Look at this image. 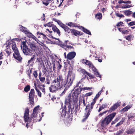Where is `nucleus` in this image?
<instances>
[{"mask_svg":"<svg viewBox=\"0 0 135 135\" xmlns=\"http://www.w3.org/2000/svg\"><path fill=\"white\" fill-rule=\"evenodd\" d=\"M72 72L71 70L68 72V77L66 80L63 79L62 76L60 75L55 76L54 77V80L52 81V84L51 85L50 87L49 88L50 91L53 92L56 90L60 89L64 87L66 84H67L68 87L71 86L73 83L74 80V79H71V78L70 77Z\"/></svg>","mask_w":135,"mask_h":135,"instance_id":"1","label":"nucleus"},{"mask_svg":"<svg viewBox=\"0 0 135 135\" xmlns=\"http://www.w3.org/2000/svg\"><path fill=\"white\" fill-rule=\"evenodd\" d=\"M39 107V105H37L34 108L32 116L31 118L29 117V109L28 108H26L24 117L26 123V126L27 128H28V127H31V126H32L33 125V122L32 121L33 117H35L37 116L38 112L40 110Z\"/></svg>","mask_w":135,"mask_h":135,"instance_id":"2","label":"nucleus"},{"mask_svg":"<svg viewBox=\"0 0 135 135\" xmlns=\"http://www.w3.org/2000/svg\"><path fill=\"white\" fill-rule=\"evenodd\" d=\"M73 101V100L71 97L70 94H69L65 99L64 108L61 113L62 116L65 117L66 114H69L70 113V109Z\"/></svg>","mask_w":135,"mask_h":135,"instance_id":"3","label":"nucleus"},{"mask_svg":"<svg viewBox=\"0 0 135 135\" xmlns=\"http://www.w3.org/2000/svg\"><path fill=\"white\" fill-rule=\"evenodd\" d=\"M9 46L12 47L15 54H13V56L14 58L18 60L19 62H21L22 59V57L21 56L19 51L16 47V42L14 41L9 42Z\"/></svg>","mask_w":135,"mask_h":135,"instance_id":"4","label":"nucleus"},{"mask_svg":"<svg viewBox=\"0 0 135 135\" xmlns=\"http://www.w3.org/2000/svg\"><path fill=\"white\" fill-rule=\"evenodd\" d=\"M91 88L89 87H84L79 88L76 89L74 91L72 94L71 98L73 99V101L74 103V104H76L78 102V98L79 94L80 93L81 91L82 90H88L90 89H91Z\"/></svg>","mask_w":135,"mask_h":135,"instance_id":"5","label":"nucleus"},{"mask_svg":"<svg viewBox=\"0 0 135 135\" xmlns=\"http://www.w3.org/2000/svg\"><path fill=\"white\" fill-rule=\"evenodd\" d=\"M116 114V113H113L107 116L104 118L100 120L101 126L103 127H105L111 122Z\"/></svg>","mask_w":135,"mask_h":135,"instance_id":"6","label":"nucleus"},{"mask_svg":"<svg viewBox=\"0 0 135 135\" xmlns=\"http://www.w3.org/2000/svg\"><path fill=\"white\" fill-rule=\"evenodd\" d=\"M95 103L92 101L91 103V104H88L86 106V107L85 109L86 111L85 113L84 118L82 119V122H85L88 119V117L89 115L91 112L93 108V106Z\"/></svg>","mask_w":135,"mask_h":135,"instance_id":"7","label":"nucleus"},{"mask_svg":"<svg viewBox=\"0 0 135 135\" xmlns=\"http://www.w3.org/2000/svg\"><path fill=\"white\" fill-rule=\"evenodd\" d=\"M35 92L34 89H32L30 91L29 94V99L30 103L32 106L34 105V98L35 95Z\"/></svg>","mask_w":135,"mask_h":135,"instance_id":"8","label":"nucleus"},{"mask_svg":"<svg viewBox=\"0 0 135 135\" xmlns=\"http://www.w3.org/2000/svg\"><path fill=\"white\" fill-rule=\"evenodd\" d=\"M78 71L82 73L83 75L86 74L89 77V79H92L95 78V77L91 73H89L87 72L84 69H83L81 68H80Z\"/></svg>","mask_w":135,"mask_h":135,"instance_id":"9","label":"nucleus"},{"mask_svg":"<svg viewBox=\"0 0 135 135\" xmlns=\"http://www.w3.org/2000/svg\"><path fill=\"white\" fill-rule=\"evenodd\" d=\"M57 23L60 26L64 29L66 33H69L70 32H71V30L72 29H70L67 26L61 22L59 23L58 22H57Z\"/></svg>","mask_w":135,"mask_h":135,"instance_id":"10","label":"nucleus"},{"mask_svg":"<svg viewBox=\"0 0 135 135\" xmlns=\"http://www.w3.org/2000/svg\"><path fill=\"white\" fill-rule=\"evenodd\" d=\"M76 55V52L75 51L69 52L66 55V59L69 60H71L75 57Z\"/></svg>","mask_w":135,"mask_h":135,"instance_id":"11","label":"nucleus"},{"mask_svg":"<svg viewBox=\"0 0 135 135\" xmlns=\"http://www.w3.org/2000/svg\"><path fill=\"white\" fill-rule=\"evenodd\" d=\"M51 67L49 68L47 67L46 68L45 66L42 69V72L45 75L47 76H49L50 74V73L51 71Z\"/></svg>","mask_w":135,"mask_h":135,"instance_id":"12","label":"nucleus"},{"mask_svg":"<svg viewBox=\"0 0 135 135\" xmlns=\"http://www.w3.org/2000/svg\"><path fill=\"white\" fill-rule=\"evenodd\" d=\"M119 31L121 32L123 34H129L130 32V30L127 27H124L123 28H118Z\"/></svg>","mask_w":135,"mask_h":135,"instance_id":"13","label":"nucleus"},{"mask_svg":"<svg viewBox=\"0 0 135 135\" xmlns=\"http://www.w3.org/2000/svg\"><path fill=\"white\" fill-rule=\"evenodd\" d=\"M22 51L24 54L26 55L32 56L33 54L31 49L28 47L23 49Z\"/></svg>","mask_w":135,"mask_h":135,"instance_id":"14","label":"nucleus"},{"mask_svg":"<svg viewBox=\"0 0 135 135\" xmlns=\"http://www.w3.org/2000/svg\"><path fill=\"white\" fill-rule=\"evenodd\" d=\"M120 106L119 103L117 102L112 106L108 111L109 112H111L115 110Z\"/></svg>","mask_w":135,"mask_h":135,"instance_id":"15","label":"nucleus"},{"mask_svg":"<svg viewBox=\"0 0 135 135\" xmlns=\"http://www.w3.org/2000/svg\"><path fill=\"white\" fill-rule=\"evenodd\" d=\"M71 33L73 34L74 35L77 36H81L83 34V32L73 29L71 30Z\"/></svg>","mask_w":135,"mask_h":135,"instance_id":"16","label":"nucleus"},{"mask_svg":"<svg viewBox=\"0 0 135 135\" xmlns=\"http://www.w3.org/2000/svg\"><path fill=\"white\" fill-rule=\"evenodd\" d=\"M78 110V106L77 105H75L74 106V105H73V108H71L70 109V114H73L75 112V114H76Z\"/></svg>","mask_w":135,"mask_h":135,"instance_id":"17","label":"nucleus"},{"mask_svg":"<svg viewBox=\"0 0 135 135\" xmlns=\"http://www.w3.org/2000/svg\"><path fill=\"white\" fill-rule=\"evenodd\" d=\"M30 48H31L32 54L34 53V52L35 51L36 49V46L34 44L31 43L29 45Z\"/></svg>","mask_w":135,"mask_h":135,"instance_id":"18","label":"nucleus"},{"mask_svg":"<svg viewBox=\"0 0 135 135\" xmlns=\"http://www.w3.org/2000/svg\"><path fill=\"white\" fill-rule=\"evenodd\" d=\"M82 63L83 64H85V65H87L89 67L91 65L92 63L89 61H88L87 60L84 59L81 60Z\"/></svg>","mask_w":135,"mask_h":135,"instance_id":"19","label":"nucleus"},{"mask_svg":"<svg viewBox=\"0 0 135 135\" xmlns=\"http://www.w3.org/2000/svg\"><path fill=\"white\" fill-rule=\"evenodd\" d=\"M42 73L40 71H39V73L38 78L40 81L42 83L45 82V78L44 77L41 76Z\"/></svg>","mask_w":135,"mask_h":135,"instance_id":"20","label":"nucleus"},{"mask_svg":"<svg viewBox=\"0 0 135 135\" xmlns=\"http://www.w3.org/2000/svg\"><path fill=\"white\" fill-rule=\"evenodd\" d=\"M52 29L54 32H56L59 36H60V32L55 26L52 27Z\"/></svg>","mask_w":135,"mask_h":135,"instance_id":"21","label":"nucleus"},{"mask_svg":"<svg viewBox=\"0 0 135 135\" xmlns=\"http://www.w3.org/2000/svg\"><path fill=\"white\" fill-rule=\"evenodd\" d=\"M135 132V128H133L128 129L126 132L127 134H133Z\"/></svg>","mask_w":135,"mask_h":135,"instance_id":"22","label":"nucleus"},{"mask_svg":"<svg viewBox=\"0 0 135 135\" xmlns=\"http://www.w3.org/2000/svg\"><path fill=\"white\" fill-rule=\"evenodd\" d=\"M27 28L25 27H24L22 25L20 26V31L24 32L25 34L28 33V31L26 29Z\"/></svg>","mask_w":135,"mask_h":135,"instance_id":"23","label":"nucleus"},{"mask_svg":"<svg viewBox=\"0 0 135 135\" xmlns=\"http://www.w3.org/2000/svg\"><path fill=\"white\" fill-rule=\"evenodd\" d=\"M5 52L7 54V56L8 57L9 56L11 53V49H10L9 46L7 45L6 46Z\"/></svg>","mask_w":135,"mask_h":135,"instance_id":"24","label":"nucleus"},{"mask_svg":"<svg viewBox=\"0 0 135 135\" xmlns=\"http://www.w3.org/2000/svg\"><path fill=\"white\" fill-rule=\"evenodd\" d=\"M21 47L22 50L28 47V46L26 45V41H23L21 42Z\"/></svg>","mask_w":135,"mask_h":135,"instance_id":"25","label":"nucleus"},{"mask_svg":"<svg viewBox=\"0 0 135 135\" xmlns=\"http://www.w3.org/2000/svg\"><path fill=\"white\" fill-rule=\"evenodd\" d=\"M123 12L125 15L127 16H129L132 13V11L129 10L124 11Z\"/></svg>","mask_w":135,"mask_h":135,"instance_id":"26","label":"nucleus"},{"mask_svg":"<svg viewBox=\"0 0 135 135\" xmlns=\"http://www.w3.org/2000/svg\"><path fill=\"white\" fill-rule=\"evenodd\" d=\"M95 17L96 18L99 20L102 18V14L100 13H98L95 15Z\"/></svg>","mask_w":135,"mask_h":135,"instance_id":"27","label":"nucleus"},{"mask_svg":"<svg viewBox=\"0 0 135 135\" xmlns=\"http://www.w3.org/2000/svg\"><path fill=\"white\" fill-rule=\"evenodd\" d=\"M37 35H40V36H42V37L44 39H46L47 38L46 36L44 34L38 31L37 32Z\"/></svg>","mask_w":135,"mask_h":135,"instance_id":"28","label":"nucleus"},{"mask_svg":"<svg viewBox=\"0 0 135 135\" xmlns=\"http://www.w3.org/2000/svg\"><path fill=\"white\" fill-rule=\"evenodd\" d=\"M30 85H26L24 88V91L26 92H27L30 90Z\"/></svg>","mask_w":135,"mask_h":135,"instance_id":"29","label":"nucleus"},{"mask_svg":"<svg viewBox=\"0 0 135 135\" xmlns=\"http://www.w3.org/2000/svg\"><path fill=\"white\" fill-rule=\"evenodd\" d=\"M124 130L123 129L119 130L117 132L116 135H122Z\"/></svg>","mask_w":135,"mask_h":135,"instance_id":"30","label":"nucleus"},{"mask_svg":"<svg viewBox=\"0 0 135 135\" xmlns=\"http://www.w3.org/2000/svg\"><path fill=\"white\" fill-rule=\"evenodd\" d=\"M35 55H33L32 57H31L30 59L28 60V64H30L32 62L35 60Z\"/></svg>","mask_w":135,"mask_h":135,"instance_id":"31","label":"nucleus"},{"mask_svg":"<svg viewBox=\"0 0 135 135\" xmlns=\"http://www.w3.org/2000/svg\"><path fill=\"white\" fill-rule=\"evenodd\" d=\"M124 121V119L122 118V120L116 125L115 127H117L119 126L120 125L123 124V122Z\"/></svg>","mask_w":135,"mask_h":135,"instance_id":"32","label":"nucleus"},{"mask_svg":"<svg viewBox=\"0 0 135 135\" xmlns=\"http://www.w3.org/2000/svg\"><path fill=\"white\" fill-rule=\"evenodd\" d=\"M132 6L128 4H126L122 6L121 8L123 9L129 8L132 7Z\"/></svg>","mask_w":135,"mask_h":135,"instance_id":"33","label":"nucleus"},{"mask_svg":"<svg viewBox=\"0 0 135 135\" xmlns=\"http://www.w3.org/2000/svg\"><path fill=\"white\" fill-rule=\"evenodd\" d=\"M37 71V70H35L33 73V76L35 78H37L38 76Z\"/></svg>","mask_w":135,"mask_h":135,"instance_id":"34","label":"nucleus"},{"mask_svg":"<svg viewBox=\"0 0 135 135\" xmlns=\"http://www.w3.org/2000/svg\"><path fill=\"white\" fill-rule=\"evenodd\" d=\"M115 15L117 17L120 18H123L124 17V16L123 15L121 14H120L118 13H116Z\"/></svg>","mask_w":135,"mask_h":135,"instance_id":"35","label":"nucleus"},{"mask_svg":"<svg viewBox=\"0 0 135 135\" xmlns=\"http://www.w3.org/2000/svg\"><path fill=\"white\" fill-rule=\"evenodd\" d=\"M94 75L97 77H99L100 78L101 77V75L99 74L98 72L97 71L94 72Z\"/></svg>","mask_w":135,"mask_h":135,"instance_id":"36","label":"nucleus"},{"mask_svg":"<svg viewBox=\"0 0 135 135\" xmlns=\"http://www.w3.org/2000/svg\"><path fill=\"white\" fill-rule=\"evenodd\" d=\"M42 2L43 4L46 6L48 5L49 3L48 0H43Z\"/></svg>","mask_w":135,"mask_h":135,"instance_id":"37","label":"nucleus"},{"mask_svg":"<svg viewBox=\"0 0 135 135\" xmlns=\"http://www.w3.org/2000/svg\"><path fill=\"white\" fill-rule=\"evenodd\" d=\"M91 69H92V70L94 72L96 70H97V69L96 68L94 67V66L93 65V64H91V65L89 67Z\"/></svg>","mask_w":135,"mask_h":135,"instance_id":"38","label":"nucleus"},{"mask_svg":"<svg viewBox=\"0 0 135 135\" xmlns=\"http://www.w3.org/2000/svg\"><path fill=\"white\" fill-rule=\"evenodd\" d=\"M52 22H50L46 24V26H47L49 27H52H52H53L54 26H55L54 24H52Z\"/></svg>","mask_w":135,"mask_h":135,"instance_id":"39","label":"nucleus"},{"mask_svg":"<svg viewBox=\"0 0 135 135\" xmlns=\"http://www.w3.org/2000/svg\"><path fill=\"white\" fill-rule=\"evenodd\" d=\"M68 67H70L71 68H72V67L71 66V65L69 64H65L64 66V68H65V70H66L68 69Z\"/></svg>","mask_w":135,"mask_h":135,"instance_id":"40","label":"nucleus"},{"mask_svg":"<svg viewBox=\"0 0 135 135\" xmlns=\"http://www.w3.org/2000/svg\"><path fill=\"white\" fill-rule=\"evenodd\" d=\"M56 65H57V69L58 70H59L61 67H62V66L61 64H60V63L58 62L56 64Z\"/></svg>","mask_w":135,"mask_h":135,"instance_id":"41","label":"nucleus"},{"mask_svg":"<svg viewBox=\"0 0 135 135\" xmlns=\"http://www.w3.org/2000/svg\"><path fill=\"white\" fill-rule=\"evenodd\" d=\"M99 96H100L99 95H98V94H97L95 97L94 99H93L92 102H94V103H95L97 101V99L99 97Z\"/></svg>","mask_w":135,"mask_h":135,"instance_id":"42","label":"nucleus"},{"mask_svg":"<svg viewBox=\"0 0 135 135\" xmlns=\"http://www.w3.org/2000/svg\"><path fill=\"white\" fill-rule=\"evenodd\" d=\"M132 35H130L126 36L125 37L127 40H128V41H130L131 40L132 37Z\"/></svg>","mask_w":135,"mask_h":135,"instance_id":"43","label":"nucleus"},{"mask_svg":"<svg viewBox=\"0 0 135 135\" xmlns=\"http://www.w3.org/2000/svg\"><path fill=\"white\" fill-rule=\"evenodd\" d=\"M123 24H124V23H123V22L121 21L118 23L116 25V26L118 27L120 26H124V25H123Z\"/></svg>","mask_w":135,"mask_h":135,"instance_id":"44","label":"nucleus"},{"mask_svg":"<svg viewBox=\"0 0 135 135\" xmlns=\"http://www.w3.org/2000/svg\"><path fill=\"white\" fill-rule=\"evenodd\" d=\"M79 28L81 29L84 32L86 31V29L84 27L82 26H80Z\"/></svg>","mask_w":135,"mask_h":135,"instance_id":"45","label":"nucleus"},{"mask_svg":"<svg viewBox=\"0 0 135 135\" xmlns=\"http://www.w3.org/2000/svg\"><path fill=\"white\" fill-rule=\"evenodd\" d=\"M93 94V93L92 92H89L86 93L85 95V96L86 97L89 96Z\"/></svg>","mask_w":135,"mask_h":135,"instance_id":"46","label":"nucleus"},{"mask_svg":"<svg viewBox=\"0 0 135 135\" xmlns=\"http://www.w3.org/2000/svg\"><path fill=\"white\" fill-rule=\"evenodd\" d=\"M66 47L68 48L69 49H72V50L73 51L74 50V48L73 46L69 45H66Z\"/></svg>","mask_w":135,"mask_h":135,"instance_id":"47","label":"nucleus"},{"mask_svg":"<svg viewBox=\"0 0 135 135\" xmlns=\"http://www.w3.org/2000/svg\"><path fill=\"white\" fill-rule=\"evenodd\" d=\"M45 83L46 84L49 85L50 84V81L49 79L48 78H46L45 81Z\"/></svg>","mask_w":135,"mask_h":135,"instance_id":"48","label":"nucleus"},{"mask_svg":"<svg viewBox=\"0 0 135 135\" xmlns=\"http://www.w3.org/2000/svg\"><path fill=\"white\" fill-rule=\"evenodd\" d=\"M128 24L130 26H132L135 25V21H133L130 22L128 23Z\"/></svg>","mask_w":135,"mask_h":135,"instance_id":"49","label":"nucleus"},{"mask_svg":"<svg viewBox=\"0 0 135 135\" xmlns=\"http://www.w3.org/2000/svg\"><path fill=\"white\" fill-rule=\"evenodd\" d=\"M32 69H30L29 71L28 72V73L27 74L30 79H31V74L32 73Z\"/></svg>","mask_w":135,"mask_h":135,"instance_id":"50","label":"nucleus"},{"mask_svg":"<svg viewBox=\"0 0 135 135\" xmlns=\"http://www.w3.org/2000/svg\"><path fill=\"white\" fill-rule=\"evenodd\" d=\"M26 34H27L28 36L29 37L31 38L32 35V34L30 32L28 31V33H27Z\"/></svg>","mask_w":135,"mask_h":135,"instance_id":"51","label":"nucleus"},{"mask_svg":"<svg viewBox=\"0 0 135 135\" xmlns=\"http://www.w3.org/2000/svg\"><path fill=\"white\" fill-rule=\"evenodd\" d=\"M73 25L72 27H78L79 28V27L80 26H79V25H78L76 23H73Z\"/></svg>","mask_w":135,"mask_h":135,"instance_id":"52","label":"nucleus"},{"mask_svg":"<svg viewBox=\"0 0 135 135\" xmlns=\"http://www.w3.org/2000/svg\"><path fill=\"white\" fill-rule=\"evenodd\" d=\"M128 117L129 119H133L134 120V119H135V117L134 116H128Z\"/></svg>","mask_w":135,"mask_h":135,"instance_id":"53","label":"nucleus"},{"mask_svg":"<svg viewBox=\"0 0 135 135\" xmlns=\"http://www.w3.org/2000/svg\"><path fill=\"white\" fill-rule=\"evenodd\" d=\"M45 14L44 13H43L42 16L41 17V19L42 21L43 20V21H44L45 20Z\"/></svg>","mask_w":135,"mask_h":135,"instance_id":"54","label":"nucleus"},{"mask_svg":"<svg viewBox=\"0 0 135 135\" xmlns=\"http://www.w3.org/2000/svg\"><path fill=\"white\" fill-rule=\"evenodd\" d=\"M108 111V110H106L105 111H104L103 112H102L100 113L99 114V115L100 116H102L104 114H105Z\"/></svg>","mask_w":135,"mask_h":135,"instance_id":"55","label":"nucleus"},{"mask_svg":"<svg viewBox=\"0 0 135 135\" xmlns=\"http://www.w3.org/2000/svg\"><path fill=\"white\" fill-rule=\"evenodd\" d=\"M108 105V104H107V103H105L104 104H103L102 106L104 108H107V107Z\"/></svg>","mask_w":135,"mask_h":135,"instance_id":"56","label":"nucleus"},{"mask_svg":"<svg viewBox=\"0 0 135 135\" xmlns=\"http://www.w3.org/2000/svg\"><path fill=\"white\" fill-rule=\"evenodd\" d=\"M86 31L85 32V33L89 35H91V32L89 30L86 29Z\"/></svg>","mask_w":135,"mask_h":135,"instance_id":"57","label":"nucleus"},{"mask_svg":"<svg viewBox=\"0 0 135 135\" xmlns=\"http://www.w3.org/2000/svg\"><path fill=\"white\" fill-rule=\"evenodd\" d=\"M37 92L38 96H39L40 97H41V93L39 90L38 91H37Z\"/></svg>","mask_w":135,"mask_h":135,"instance_id":"58","label":"nucleus"},{"mask_svg":"<svg viewBox=\"0 0 135 135\" xmlns=\"http://www.w3.org/2000/svg\"><path fill=\"white\" fill-rule=\"evenodd\" d=\"M104 109V108L103 107L102 105H101L99 109L98 110V112H99L101 111L102 109Z\"/></svg>","mask_w":135,"mask_h":135,"instance_id":"59","label":"nucleus"},{"mask_svg":"<svg viewBox=\"0 0 135 135\" xmlns=\"http://www.w3.org/2000/svg\"><path fill=\"white\" fill-rule=\"evenodd\" d=\"M31 38H32L33 39L35 40L36 41H37V40H38V39L34 35H32L31 37Z\"/></svg>","mask_w":135,"mask_h":135,"instance_id":"60","label":"nucleus"},{"mask_svg":"<svg viewBox=\"0 0 135 135\" xmlns=\"http://www.w3.org/2000/svg\"><path fill=\"white\" fill-rule=\"evenodd\" d=\"M73 23L72 22H69L68 24H66L68 25V26H70V27H72L73 25Z\"/></svg>","mask_w":135,"mask_h":135,"instance_id":"61","label":"nucleus"},{"mask_svg":"<svg viewBox=\"0 0 135 135\" xmlns=\"http://www.w3.org/2000/svg\"><path fill=\"white\" fill-rule=\"evenodd\" d=\"M52 68L53 70L55 72V64H53Z\"/></svg>","mask_w":135,"mask_h":135,"instance_id":"62","label":"nucleus"},{"mask_svg":"<svg viewBox=\"0 0 135 135\" xmlns=\"http://www.w3.org/2000/svg\"><path fill=\"white\" fill-rule=\"evenodd\" d=\"M118 2L119 4H121L122 3H124L125 1L121 0H120Z\"/></svg>","mask_w":135,"mask_h":135,"instance_id":"63","label":"nucleus"},{"mask_svg":"<svg viewBox=\"0 0 135 135\" xmlns=\"http://www.w3.org/2000/svg\"><path fill=\"white\" fill-rule=\"evenodd\" d=\"M3 54L2 52H1L0 53V60L2 59L3 58L2 57Z\"/></svg>","mask_w":135,"mask_h":135,"instance_id":"64","label":"nucleus"}]
</instances>
